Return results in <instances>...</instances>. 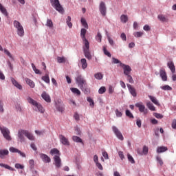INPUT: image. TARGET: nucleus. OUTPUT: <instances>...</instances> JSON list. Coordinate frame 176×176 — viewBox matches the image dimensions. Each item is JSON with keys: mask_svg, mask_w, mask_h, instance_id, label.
<instances>
[{"mask_svg": "<svg viewBox=\"0 0 176 176\" xmlns=\"http://www.w3.org/2000/svg\"><path fill=\"white\" fill-rule=\"evenodd\" d=\"M127 156L129 162H130L132 164H134V163H135V161L134 160L133 156H131V155L130 154H128Z\"/></svg>", "mask_w": 176, "mask_h": 176, "instance_id": "nucleus-48", "label": "nucleus"}, {"mask_svg": "<svg viewBox=\"0 0 176 176\" xmlns=\"http://www.w3.org/2000/svg\"><path fill=\"white\" fill-rule=\"evenodd\" d=\"M96 39L98 42H99L100 43V42L102 39V36L101 35V33L98 32Z\"/></svg>", "mask_w": 176, "mask_h": 176, "instance_id": "nucleus-47", "label": "nucleus"}, {"mask_svg": "<svg viewBox=\"0 0 176 176\" xmlns=\"http://www.w3.org/2000/svg\"><path fill=\"white\" fill-rule=\"evenodd\" d=\"M50 154L51 155H56V156H60V151L57 148H52L50 151Z\"/></svg>", "mask_w": 176, "mask_h": 176, "instance_id": "nucleus-33", "label": "nucleus"}, {"mask_svg": "<svg viewBox=\"0 0 176 176\" xmlns=\"http://www.w3.org/2000/svg\"><path fill=\"white\" fill-rule=\"evenodd\" d=\"M157 161L160 164V166H163V160H162V158L160 157H159V156L157 157Z\"/></svg>", "mask_w": 176, "mask_h": 176, "instance_id": "nucleus-62", "label": "nucleus"}, {"mask_svg": "<svg viewBox=\"0 0 176 176\" xmlns=\"http://www.w3.org/2000/svg\"><path fill=\"white\" fill-rule=\"evenodd\" d=\"M82 41L84 43V46L82 47L83 51L85 50H90V43L87 38H82Z\"/></svg>", "mask_w": 176, "mask_h": 176, "instance_id": "nucleus-20", "label": "nucleus"}, {"mask_svg": "<svg viewBox=\"0 0 176 176\" xmlns=\"http://www.w3.org/2000/svg\"><path fill=\"white\" fill-rule=\"evenodd\" d=\"M127 87L131 96H133V97H137V91H135V88L133 87L130 84L127 85Z\"/></svg>", "mask_w": 176, "mask_h": 176, "instance_id": "nucleus-17", "label": "nucleus"}, {"mask_svg": "<svg viewBox=\"0 0 176 176\" xmlns=\"http://www.w3.org/2000/svg\"><path fill=\"white\" fill-rule=\"evenodd\" d=\"M72 140L73 141H74V142H80L81 144H83V141L82 140V139H80V138L78 136H73Z\"/></svg>", "mask_w": 176, "mask_h": 176, "instance_id": "nucleus-38", "label": "nucleus"}, {"mask_svg": "<svg viewBox=\"0 0 176 176\" xmlns=\"http://www.w3.org/2000/svg\"><path fill=\"white\" fill-rule=\"evenodd\" d=\"M149 151V148L146 146H144L143 147V153L144 155H148V151Z\"/></svg>", "mask_w": 176, "mask_h": 176, "instance_id": "nucleus-55", "label": "nucleus"}, {"mask_svg": "<svg viewBox=\"0 0 176 176\" xmlns=\"http://www.w3.org/2000/svg\"><path fill=\"white\" fill-rule=\"evenodd\" d=\"M95 79H97L98 80H101L102 78H104V75L101 72H98L94 74Z\"/></svg>", "mask_w": 176, "mask_h": 176, "instance_id": "nucleus-30", "label": "nucleus"}, {"mask_svg": "<svg viewBox=\"0 0 176 176\" xmlns=\"http://www.w3.org/2000/svg\"><path fill=\"white\" fill-rule=\"evenodd\" d=\"M126 116L128 118H130V119H134V116H133V113H131V111H130V110H126Z\"/></svg>", "mask_w": 176, "mask_h": 176, "instance_id": "nucleus-42", "label": "nucleus"}, {"mask_svg": "<svg viewBox=\"0 0 176 176\" xmlns=\"http://www.w3.org/2000/svg\"><path fill=\"white\" fill-rule=\"evenodd\" d=\"M81 89L85 93V94H89L90 93V90H89V88H85V85H83V88Z\"/></svg>", "mask_w": 176, "mask_h": 176, "instance_id": "nucleus-58", "label": "nucleus"}, {"mask_svg": "<svg viewBox=\"0 0 176 176\" xmlns=\"http://www.w3.org/2000/svg\"><path fill=\"white\" fill-rule=\"evenodd\" d=\"M57 60H58V63H65V58L58 56L57 58Z\"/></svg>", "mask_w": 176, "mask_h": 176, "instance_id": "nucleus-53", "label": "nucleus"}, {"mask_svg": "<svg viewBox=\"0 0 176 176\" xmlns=\"http://www.w3.org/2000/svg\"><path fill=\"white\" fill-rule=\"evenodd\" d=\"M71 91H72L74 94H77V96H80V91L78 89V88H71Z\"/></svg>", "mask_w": 176, "mask_h": 176, "instance_id": "nucleus-39", "label": "nucleus"}, {"mask_svg": "<svg viewBox=\"0 0 176 176\" xmlns=\"http://www.w3.org/2000/svg\"><path fill=\"white\" fill-rule=\"evenodd\" d=\"M80 63L82 69H86V68H87V60H86V58H81Z\"/></svg>", "mask_w": 176, "mask_h": 176, "instance_id": "nucleus-27", "label": "nucleus"}, {"mask_svg": "<svg viewBox=\"0 0 176 176\" xmlns=\"http://www.w3.org/2000/svg\"><path fill=\"white\" fill-rule=\"evenodd\" d=\"M3 52L6 54H7V56H8V57H10V58H13V56H12V54H10L8 50L4 49Z\"/></svg>", "mask_w": 176, "mask_h": 176, "instance_id": "nucleus-56", "label": "nucleus"}, {"mask_svg": "<svg viewBox=\"0 0 176 176\" xmlns=\"http://www.w3.org/2000/svg\"><path fill=\"white\" fill-rule=\"evenodd\" d=\"M56 108L58 112L63 113L64 111V104L63 102H58L56 103Z\"/></svg>", "mask_w": 176, "mask_h": 176, "instance_id": "nucleus-21", "label": "nucleus"}, {"mask_svg": "<svg viewBox=\"0 0 176 176\" xmlns=\"http://www.w3.org/2000/svg\"><path fill=\"white\" fill-rule=\"evenodd\" d=\"M15 168L23 170V168H24V166H23L20 164H16Z\"/></svg>", "mask_w": 176, "mask_h": 176, "instance_id": "nucleus-59", "label": "nucleus"}, {"mask_svg": "<svg viewBox=\"0 0 176 176\" xmlns=\"http://www.w3.org/2000/svg\"><path fill=\"white\" fill-rule=\"evenodd\" d=\"M46 25L49 27V28H53V21H52L51 19H47Z\"/></svg>", "mask_w": 176, "mask_h": 176, "instance_id": "nucleus-46", "label": "nucleus"}, {"mask_svg": "<svg viewBox=\"0 0 176 176\" xmlns=\"http://www.w3.org/2000/svg\"><path fill=\"white\" fill-rule=\"evenodd\" d=\"M135 107L138 108L140 112H142L144 115H146L148 113V109H145V105H144L142 102L136 103Z\"/></svg>", "mask_w": 176, "mask_h": 176, "instance_id": "nucleus-9", "label": "nucleus"}, {"mask_svg": "<svg viewBox=\"0 0 176 176\" xmlns=\"http://www.w3.org/2000/svg\"><path fill=\"white\" fill-rule=\"evenodd\" d=\"M172 127L173 129H176V120H173V121L172 122Z\"/></svg>", "mask_w": 176, "mask_h": 176, "instance_id": "nucleus-64", "label": "nucleus"}, {"mask_svg": "<svg viewBox=\"0 0 176 176\" xmlns=\"http://www.w3.org/2000/svg\"><path fill=\"white\" fill-rule=\"evenodd\" d=\"M9 151L12 153H19V155H20V156H21L22 157H25V153L21 152V151L14 147H10Z\"/></svg>", "mask_w": 176, "mask_h": 176, "instance_id": "nucleus-11", "label": "nucleus"}, {"mask_svg": "<svg viewBox=\"0 0 176 176\" xmlns=\"http://www.w3.org/2000/svg\"><path fill=\"white\" fill-rule=\"evenodd\" d=\"M76 82L78 83V85L80 89H83V86L85 85V83H86V80L83 79V77H82V75H78L77 78H76Z\"/></svg>", "mask_w": 176, "mask_h": 176, "instance_id": "nucleus-7", "label": "nucleus"}, {"mask_svg": "<svg viewBox=\"0 0 176 176\" xmlns=\"http://www.w3.org/2000/svg\"><path fill=\"white\" fill-rule=\"evenodd\" d=\"M14 27L16 28L19 36H24V28L18 21H14Z\"/></svg>", "mask_w": 176, "mask_h": 176, "instance_id": "nucleus-5", "label": "nucleus"}, {"mask_svg": "<svg viewBox=\"0 0 176 176\" xmlns=\"http://www.w3.org/2000/svg\"><path fill=\"white\" fill-rule=\"evenodd\" d=\"M106 91L107 88H105V87H101L98 90L99 94H104V93H105Z\"/></svg>", "mask_w": 176, "mask_h": 176, "instance_id": "nucleus-49", "label": "nucleus"}, {"mask_svg": "<svg viewBox=\"0 0 176 176\" xmlns=\"http://www.w3.org/2000/svg\"><path fill=\"white\" fill-rule=\"evenodd\" d=\"M54 162H55V166L58 168L59 167H61V159L60 158L59 155H55L54 157Z\"/></svg>", "mask_w": 176, "mask_h": 176, "instance_id": "nucleus-16", "label": "nucleus"}, {"mask_svg": "<svg viewBox=\"0 0 176 176\" xmlns=\"http://www.w3.org/2000/svg\"><path fill=\"white\" fill-rule=\"evenodd\" d=\"M127 76V80L129 82V83H134V80H133V77L130 74L126 75Z\"/></svg>", "mask_w": 176, "mask_h": 176, "instance_id": "nucleus-54", "label": "nucleus"}, {"mask_svg": "<svg viewBox=\"0 0 176 176\" xmlns=\"http://www.w3.org/2000/svg\"><path fill=\"white\" fill-rule=\"evenodd\" d=\"M118 155L120 157L121 160H123L124 159V154H123V151H119Z\"/></svg>", "mask_w": 176, "mask_h": 176, "instance_id": "nucleus-61", "label": "nucleus"}, {"mask_svg": "<svg viewBox=\"0 0 176 176\" xmlns=\"http://www.w3.org/2000/svg\"><path fill=\"white\" fill-rule=\"evenodd\" d=\"M0 167H4L7 170H10V171H14V168H12L10 166L5 164H0Z\"/></svg>", "mask_w": 176, "mask_h": 176, "instance_id": "nucleus-36", "label": "nucleus"}, {"mask_svg": "<svg viewBox=\"0 0 176 176\" xmlns=\"http://www.w3.org/2000/svg\"><path fill=\"white\" fill-rule=\"evenodd\" d=\"M9 155L8 149H0V159H5Z\"/></svg>", "mask_w": 176, "mask_h": 176, "instance_id": "nucleus-18", "label": "nucleus"}, {"mask_svg": "<svg viewBox=\"0 0 176 176\" xmlns=\"http://www.w3.org/2000/svg\"><path fill=\"white\" fill-rule=\"evenodd\" d=\"M86 32H87V30L85 28H82L80 31V36L82 39H86Z\"/></svg>", "mask_w": 176, "mask_h": 176, "instance_id": "nucleus-35", "label": "nucleus"}, {"mask_svg": "<svg viewBox=\"0 0 176 176\" xmlns=\"http://www.w3.org/2000/svg\"><path fill=\"white\" fill-rule=\"evenodd\" d=\"M157 19L162 23H168V17H167V16H166V15L159 14L157 16Z\"/></svg>", "mask_w": 176, "mask_h": 176, "instance_id": "nucleus-19", "label": "nucleus"}, {"mask_svg": "<svg viewBox=\"0 0 176 176\" xmlns=\"http://www.w3.org/2000/svg\"><path fill=\"white\" fill-rule=\"evenodd\" d=\"M160 76L164 82H167V73H166L164 69L160 70Z\"/></svg>", "mask_w": 176, "mask_h": 176, "instance_id": "nucleus-13", "label": "nucleus"}, {"mask_svg": "<svg viewBox=\"0 0 176 176\" xmlns=\"http://www.w3.org/2000/svg\"><path fill=\"white\" fill-rule=\"evenodd\" d=\"M74 118L75 120H76V122H79V120H80L79 114L77 112L74 113Z\"/></svg>", "mask_w": 176, "mask_h": 176, "instance_id": "nucleus-52", "label": "nucleus"}, {"mask_svg": "<svg viewBox=\"0 0 176 176\" xmlns=\"http://www.w3.org/2000/svg\"><path fill=\"white\" fill-rule=\"evenodd\" d=\"M40 157L45 163H50L52 162V160L46 154L41 153Z\"/></svg>", "mask_w": 176, "mask_h": 176, "instance_id": "nucleus-15", "label": "nucleus"}, {"mask_svg": "<svg viewBox=\"0 0 176 176\" xmlns=\"http://www.w3.org/2000/svg\"><path fill=\"white\" fill-rule=\"evenodd\" d=\"M81 24L84 28H87V30L89 28V25L85 18H81Z\"/></svg>", "mask_w": 176, "mask_h": 176, "instance_id": "nucleus-37", "label": "nucleus"}, {"mask_svg": "<svg viewBox=\"0 0 176 176\" xmlns=\"http://www.w3.org/2000/svg\"><path fill=\"white\" fill-rule=\"evenodd\" d=\"M59 140L61 144L63 145H65L66 146H69V140H68V138H65L63 135H59Z\"/></svg>", "mask_w": 176, "mask_h": 176, "instance_id": "nucleus-10", "label": "nucleus"}, {"mask_svg": "<svg viewBox=\"0 0 176 176\" xmlns=\"http://www.w3.org/2000/svg\"><path fill=\"white\" fill-rule=\"evenodd\" d=\"M51 5L59 13H64V8H63V6H61V4H60V1L58 0H50Z\"/></svg>", "mask_w": 176, "mask_h": 176, "instance_id": "nucleus-3", "label": "nucleus"}, {"mask_svg": "<svg viewBox=\"0 0 176 176\" xmlns=\"http://www.w3.org/2000/svg\"><path fill=\"white\" fill-rule=\"evenodd\" d=\"M168 67L170 69L172 74H175V65H174V62L169 61L167 63Z\"/></svg>", "mask_w": 176, "mask_h": 176, "instance_id": "nucleus-22", "label": "nucleus"}, {"mask_svg": "<svg viewBox=\"0 0 176 176\" xmlns=\"http://www.w3.org/2000/svg\"><path fill=\"white\" fill-rule=\"evenodd\" d=\"M107 38H108L109 43L111 46H113V45H114L113 40L109 36H107Z\"/></svg>", "mask_w": 176, "mask_h": 176, "instance_id": "nucleus-60", "label": "nucleus"}, {"mask_svg": "<svg viewBox=\"0 0 176 176\" xmlns=\"http://www.w3.org/2000/svg\"><path fill=\"white\" fill-rule=\"evenodd\" d=\"M29 164L30 166V168H34V167H35V162H34V160H30L29 161Z\"/></svg>", "mask_w": 176, "mask_h": 176, "instance_id": "nucleus-57", "label": "nucleus"}, {"mask_svg": "<svg viewBox=\"0 0 176 176\" xmlns=\"http://www.w3.org/2000/svg\"><path fill=\"white\" fill-rule=\"evenodd\" d=\"M167 150H168V148L166 146H160L157 149V153H163V152H166V151H167Z\"/></svg>", "mask_w": 176, "mask_h": 176, "instance_id": "nucleus-31", "label": "nucleus"}, {"mask_svg": "<svg viewBox=\"0 0 176 176\" xmlns=\"http://www.w3.org/2000/svg\"><path fill=\"white\" fill-rule=\"evenodd\" d=\"M42 80L45 82V83H50V78H49V74H45V76H42Z\"/></svg>", "mask_w": 176, "mask_h": 176, "instance_id": "nucleus-29", "label": "nucleus"}, {"mask_svg": "<svg viewBox=\"0 0 176 176\" xmlns=\"http://www.w3.org/2000/svg\"><path fill=\"white\" fill-rule=\"evenodd\" d=\"M112 130H113V133L116 134L117 138H118V140H120L121 141H123V140H124V138H123V135L122 134V132H120V131H119L118 127L113 126Z\"/></svg>", "mask_w": 176, "mask_h": 176, "instance_id": "nucleus-6", "label": "nucleus"}, {"mask_svg": "<svg viewBox=\"0 0 176 176\" xmlns=\"http://www.w3.org/2000/svg\"><path fill=\"white\" fill-rule=\"evenodd\" d=\"M148 98H150L151 101H152L153 104H155V105H157V107L160 105V103H159V101H157V99L156 98V97L148 95Z\"/></svg>", "mask_w": 176, "mask_h": 176, "instance_id": "nucleus-26", "label": "nucleus"}, {"mask_svg": "<svg viewBox=\"0 0 176 176\" xmlns=\"http://www.w3.org/2000/svg\"><path fill=\"white\" fill-rule=\"evenodd\" d=\"M0 131L1 134H3L4 138L7 140V141H12V136H10V131L5 126H0Z\"/></svg>", "mask_w": 176, "mask_h": 176, "instance_id": "nucleus-4", "label": "nucleus"}, {"mask_svg": "<svg viewBox=\"0 0 176 176\" xmlns=\"http://www.w3.org/2000/svg\"><path fill=\"white\" fill-rule=\"evenodd\" d=\"M27 85H28V86H30V87H31L32 89H34L35 87V82H34V81H32V80L30 79V78H25V79Z\"/></svg>", "mask_w": 176, "mask_h": 176, "instance_id": "nucleus-25", "label": "nucleus"}, {"mask_svg": "<svg viewBox=\"0 0 176 176\" xmlns=\"http://www.w3.org/2000/svg\"><path fill=\"white\" fill-rule=\"evenodd\" d=\"M66 23L69 27V28H72V23H71V16H67Z\"/></svg>", "mask_w": 176, "mask_h": 176, "instance_id": "nucleus-44", "label": "nucleus"}, {"mask_svg": "<svg viewBox=\"0 0 176 176\" xmlns=\"http://www.w3.org/2000/svg\"><path fill=\"white\" fill-rule=\"evenodd\" d=\"M121 67L124 69V75H130V73L131 72V67H130V66L121 63Z\"/></svg>", "mask_w": 176, "mask_h": 176, "instance_id": "nucleus-12", "label": "nucleus"}, {"mask_svg": "<svg viewBox=\"0 0 176 176\" xmlns=\"http://www.w3.org/2000/svg\"><path fill=\"white\" fill-rule=\"evenodd\" d=\"M27 100L29 104H31V105L35 107L38 111V112H40V113H45V109H43V107H42L41 104H39L38 102H36V100L32 99L30 96L27 98Z\"/></svg>", "mask_w": 176, "mask_h": 176, "instance_id": "nucleus-2", "label": "nucleus"}, {"mask_svg": "<svg viewBox=\"0 0 176 176\" xmlns=\"http://www.w3.org/2000/svg\"><path fill=\"white\" fill-rule=\"evenodd\" d=\"M120 20L122 23H126L129 21V16H127V15L122 14L120 16Z\"/></svg>", "mask_w": 176, "mask_h": 176, "instance_id": "nucleus-34", "label": "nucleus"}, {"mask_svg": "<svg viewBox=\"0 0 176 176\" xmlns=\"http://www.w3.org/2000/svg\"><path fill=\"white\" fill-rule=\"evenodd\" d=\"M161 89L162 90H167V91H171L173 90V88H171V87H170L169 85H164V86H162L161 87Z\"/></svg>", "mask_w": 176, "mask_h": 176, "instance_id": "nucleus-50", "label": "nucleus"}, {"mask_svg": "<svg viewBox=\"0 0 176 176\" xmlns=\"http://www.w3.org/2000/svg\"><path fill=\"white\" fill-rule=\"evenodd\" d=\"M134 36H135V38H141V36H142L144 35V32H136L133 34Z\"/></svg>", "mask_w": 176, "mask_h": 176, "instance_id": "nucleus-45", "label": "nucleus"}, {"mask_svg": "<svg viewBox=\"0 0 176 176\" xmlns=\"http://www.w3.org/2000/svg\"><path fill=\"white\" fill-rule=\"evenodd\" d=\"M10 79L12 83L14 85V86H15V87L19 89V90L23 89V86H21V85H20L14 78H11Z\"/></svg>", "mask_w": 176, "mask_h": 176, "instance_id": "nucleus-23", "label": "nucleus"}, {"mask_svg": "<svg viewBox=\"0 0 176 176\" xmlns=\"http://www.w3.org/2000/svg\"><path fill=\"white\" fill-rule=\"evenodd\" d=\"M84 56L87 58V60H91L93 56H91V53H90V50H85L83 51Z\"/></svg>", "mask_w": 176, "mask_h": 176, "instance_id": "nucleus-24", "label": "nucleus"}, {"mask_svg": "<svg viewBox=\"0 0 176 176\" xmlns=\"http://www.w3.org/2000/svg\"><path fill=\"white\" fill-rule=\"evenodd\" d=\"M24 135L28 138L30 141H35V136H34V134L31 133L28 130L20 129L18 131V137L21 142L25 141Z\"/></svg>", "mask_w": 176, "mask_h": 176, "instance_id": "nucleus-1", "label": "nucleus"}, {"mask_svg": "<svg viewBox=\"0 0 176 176\" xmlns=\"http://www.w3.org/2000/svg\"><path fill=\"white\" fill-rule=\"evenodd\" d=\"M120 38L122 39V41H127V37L126 36V34L124 33L121 34Z\"/></svg>", "mask_w": 176, "mask_h": 176, "instance_id": "nucleus-63", "label": "nucleus"}, {"mask_svg": "<svg viewBox=\"0 0 176 176\" xmlns=\"http://www.w3.org/2000/svg\"><path fill=\"white\" fill-rule=\"evenodd\" d=\"M103 52L105 54V56H107V57H112V55L108 50H107V47L105 46L103 47Z\"/></svg>", "mask_w": 176, "mask_h": 176, "instance_id": "nucleus-41", "label": "nucleus"}, {"mask_svg": "<svg viewBox=\"0 0 176 176\" xmlns=\"http://www.w3.org/2000/svg\"><path fill=\"white\" fill-rule=\"evenodd\" d=\"M112 61H113V64H120V67H122V62H120V60H119V59L116 58H112Z\"/></svg>", "mask_w": 176, "mask_h": 176, "instance_id": "nucleus-43", "label": "nucleus"}, {"mask_svg": "<svg viewBox=\"0 0 176 176\" xmlns=\"http://www.w3.org/2000/svg\"><path fill=\"white\" fill-rule=\"evenodd\" d=\"M5 112V110L3 109V102L0 101V113H3Z\"/></svg>", "mask_w": 176, "mask_h": 176, "instance_id": "nucleus-51", "label": "nucleus"}, {"mask_svg": "<svg viewBox=\"0 0 176 176\" xmlns=\"http://www.w3.org/2000/svg\"><path fill=\"white\" fill-rule=\"evenodd\" d=\"M41 97L43 100H45L46 102H52V99L50 98V96L46 93V91H43L41 94Z\"/></svg>", "mask_w": 176, "mask_h": 176, "instance_id": "nucleus-14", "label": "nucleus"}, {"mask_svg": "<svg viewBox=\"0 0 176 176\" xmlns=\"http://www.w3.org/2000/svg\"><path fill=\"white\" fill-rule=\"evenodd\" d=\"M87 101L89 102V105L90 107H91V108H94V100H93L90 97L87 98Z\"/></svg>", "mask_w": 176, "mask_h": 176, "instance_id": "nucleus-40", "label": "nucleus"}, {"mask_svg": "<svg viewBox=\"0 0 176 176\" xmlns=\"http://www.w3.org/2000/svg\"><path fill=\"white\" fill-rule=\"evenodd\" d=\"M99 10L104 17L107 16V6H105V3L104 1H101L99 5Z\"/></svg>", "mask_w": 176, "mask_h": 176, "instance_id": "nucleus-8", "label": "nucleus"}, {"mask_svg": "<svg viewBox=\"0 0 176 176\" xmlns=\"http://www.w3.org/2000/svg\"><path fill=\"white\" fill-rule=\"evenodd\" d=\"M0 11L1 12L2 14H4V16H6V17H8V10H6V8L5 7H3V6H2V4L0 3Z\"/></svg>", "mask_w": 176, "mask_h": 176, "instance_id": "nucleus-28", "label": "nucleus"}, {"mask_svg": "<svg viewBox=\"0 0 176 176\" xmlns=\"http://www.w3.org/2000/svg\"><path fill=\"white\" fill-rule=\"evenodd\" d=\"M146 107L150 109V111H156V108H155V106H153V104L151 102H146Z\"/></svg>", "mask_w": 176, "mask_h": 176, "instance_id": "nucleus-32", "label": "nucleus"}]
</instances>
